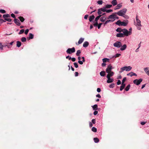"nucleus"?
Masks as SVG:
<instances>
[{
    "label": "nucleus",
    "mask_w": 149,
    "mask_h": 149,
    "mask_svg": "<svg viewBox=\"0 0 149 149\" xmlns=\"http://www.w3.org/2000/svg\"><path fill=\"white\" fill-rule=\"evenodd\" d=\"M18 18L19 19L20 21L22 22H23L24 20V19L22 17L20 16L18 17Z\"/></svg>",
    "instance_id": "cd10ccee"
},
{
    "label": "nucleus",
    "mask_w": 149,
    "mask_h": 149,
    "mask_svg": "<svg viewBox=\"0 0 149 149\" xmlns=\"http://www.w3.org/2000/svg\"><path fill=\"white\" fill-rule=\"evenodd\" d=\"M121 21L120 20L118 21L116 23V24L119 26H121Z\"/></svg>",
    "instance_id": "4c0bfd02"
},
{
    "label": "nucleus",
    "mask_w": 149,
    "mask_h": 149,
    "mask_svg": "<svg viewBox=\"0 0 149 149\" xmlns=\"http://www.w3.org/2000/svg\"><path fill=\"white\" fill-rule=\"evenodd\" d=\"M33 38V35L31 33H30L29 35V38L32 39Z\"/></svg>",
    "instance_id": "c756f323"
},
{
    "label": "nucleus",
    "mask_w": 149,
    "mask_h": 149,
    "mask_svg": "<svg viewBox=\"0 0 149 149\" xmlns=\"http://www.w3.org/2000/svg\"><path fill=\"white\" fill-rule=\"evenodd\" d=\"M124 35L122 33H118L116 35V36L118 37H124Z\"/></svg>",
    "instance_id": "a211bd4d"
},
{
    "label": "nucleus",
    "mask_w": 149,
    "mask_h": 149,
    "mask_svg": "<svg viewBox=\"0 0 149 149\" xmlns=\"http://www.w3.org/2000/svg\"><path fill=\"white\" fill-rule=\"evenodd\" d=\"M111 3L113 6H115L117 4L116 0H113L111 2Z\"/></svg>",
    "instance_id": "6ab92c4d"
},
{
    "label": "nucleus",
    "mask_w": 149,
    "mask_h": 149,
    "mask_svg": "<svg viewBox=\"0 0 149 149\" xmlns=\"http://www.w3.org/2000/svg\"><path fill=\"white\" fill-rule=\"evenodd\" d=\"M100 74L102 77L104 76L105 75V72L104 71H102L100 72Z\"/></svg>",
    "instance_id": "a878e982"
},
{
    "label": "nucleus",
    "mask_w": 149,
    "mask_h": 149,
    "mask_svg": "<svg viewBox=\"0 0 149 149\" xmlns=\"http://www.w3.org/2000/svg\"><path fill=\"white\" fill-rule=\"evenodd\" d=\"M29 31V30L28 29H26V30L25 31V32H24L25 34L26 35H27Z\"/></svg>",
    "instance_id": "13d9d810"
},
{
    "label": "nucleus",
    "mask_w": 149,
    "mask_h": 149,
    "mask_svg": "<svg viewBox=\"0 0 149 149\" xmlns=\"http://www.w3.org/2000/svg\"><path fill=\"white\" fill-rule=\"evenodd\" d=\"M97 3L99 4H100V5H101L102 3V1H101V0H100V1H98L97 2Z\"/></svg>",
    "instance_id": "4d7b16f0"
},
{
    "label": "nucleus",
    "mask_w": 149,
    "mask_h": 149,
    "mask_svg": "<svg viewBox=\"0 0 149 149\" xmlns=\"http://www.w3.org/2000/svg\"><path fill=\"white\" fill-rule=\"evenodd\" d=\"M81 53V51L80 50H79L77 51L76 53V55L77 56H79L80 55V54Z\"/></svg>",
    "instance_id": "72a5a7b5"
},
{
    "label": "nucleus",
    "mask_w": 149,
    "mask_h": 149,
    "mask_svg": "<svg viewBox=\"0 0 149 149\" xmlns=\"http://www.w3.org/2000/svg\"><path fill=\"white\" fill-rule=\"evenodd\" d=\"M121 26H126L127 25V23L125 22H121Z\"/></svg>",
    "instance_id": "e433bc0d"
},
{
    "label": "nucleus",
    "mask_w": 149,
    "mask_h": 149,
    "mask_svg": "<svg viewBox=\"0 0 149 149\" xmlns=\"http://www.w3.org/2000/svg\"><path fill=\"white\" fill-rule=\"evenodd\" d=\"M108 74L107 75V76H108L109 77H111L113 76L114 75V72H111L109 73H108Z\"/></svg>",
    "instance_id": "aec40b11"
},
{
    "label": "nucleus",
    "mask_w": 149,
    "mask_h": 149,
    "mask_svg": "<svg viewBox=\"0 0 149 149\" xmlns=\"http://www.w3.org/2000/svg\"><path fill=\"white\" fill-rule=\"evenodd\" d=\"M126 77H124V78H123V79L122 81V84H124V82L125 81H126Z\"/></svg>",
    "instance_id": "3c124183"
},
{
    "label": "nucleus",
    "mask_w": 149,
    "mask_h": 149,
    "mask_svg": "<svg viewBox=\"0 0 149 149\" xmlns=\"http://www.w3.org/2000/svg\"><path fill=\"white\" fill-rule=\"evenodd\" d=\"M127 76H130L131 77H132L133 76H137V74L136 73H134L133 72H131L128 74H127Z\"/></svg>",
    "instance_id": "ddd939ff"
},
{
    "label": "nucleus",
    "mask_w": 149,
    "mask_h": 149,
    "mask_svg": "<svg viewBox=\"0 0 149 149\" xmlns=\"http://www.w3.org/2000/svg\"><path fill=\"white\" fill-rule=\"evenodd\" d=\"M115 86V84L114 83H112L110 84L109 86V87L110 88H113L114 87V86Z\"/></svg>",
    "instance_id": "de8ad7c7"
},
{
    "label": "nucleus",
    "mask_w": 149,
    "mask_h": 149,
    "mask_svg": "<svg viewBox=\"0 0 149 149\" xmlns=\"http://www.w3.org/2000/svg\"><path fill=\"white\" fill-rule=\"evenodd\" d=\"M93 109L94 110H96L98 109V107L97 104H95L92 106Z\"/></svg>",
    "instance_id": "393cba45"
},
{
    "label": "nucleus",
    "mask_w": 149,
    "mask_h": 149,
    "mask_svg": "<svg viewBox=\"0 0 149 149\" xmlns=\"http://www.w3.org/2000/svg\"><path fill=\"white\" fill-rule=\"evenodd\" d=\"M111 22V21L110 19H109L106 21L104 23V25H105L110 22Z\"/></svg>",
    "instance_id": "a18cd8bd"
},
{
    "label": "nucleus",
    "mask_w": 149,
    "mask_h": 149,
    "mask_svg": "<svg viewBox=\"0 0 149 149\" xmlns=\"http://www.w3.org/2000/svg\"><path fill=\"white\" fill-rule=\"evenodd\" d=\"M3 17L5 19L6 18L9 17H10V15L8 14H6L3 15Z\"/></svg>",
    "instance_id": "473e14b6"
},
{
    "label": "nucleus",
    "mask_w": 149,
    "mask_h": 149,
    "mask_svg": "<svg viewBox=\"0 0 149 149\" xmlns=\"http://www.w3.org/2000/svg\"><path fill=\"white\" fill-rule=\"evenodd\" d=\"M97 111H96V110H95L93 114H94V115H96L97 114Z\"/></svg>",
    "instance_id": "69168bd1"
},
{
    "label": "nucleus",
    "mask_w": 149,
    "mask_h": 149,
    "mask_svg": "<svg viewBox=\"0 0 149 149\" xmlns=\"http://www.w3.org/2000/svg\"><path fill=\"white\" fill-rule=\"evenodd\" d=\"M83 61L80 60H79L78 61V63L81 65H82L83 64Z\"/></svg>",
    "instance_id": "bf43d9fd"
},
{
    "label": "nucleus",
    "mask_w": 149,
    "mask_h": 149,
    "mask_svg": "<svg viewBox=\"0 0 149 149\" xmlns=\"http://www.w3.org/2000/svg\"><path fill=\"white\" fill-rule=\"evenodd\" d=\"M88 42L87 41H86L83 43V47H86L88 46Z\"/></svg>",
    "instance_id": "dca6fc26"
},
{
    "label": "nucleus",
    "mask_w": 149,
    "mask_h": 149,
    "mask_svg": "<svg viewBox=\"0 0 149 149\" xmlns=\"http://www.w3.org/2000/svg\"><path fill=\"white\" fill-rule=\"evenodd\" d=\"M121 55V54H116L113 57H114L115 58H117L119 57Z\"/></svg>",
    "instance_id": "c03bdc74"
},
{
    "label": "nucleus",
    "mask_w": 149,
    "mask_h": 149,
    "mask_svg": "<svg viewBox=\"0 0 149 149\" xmlns=\"http://www.w3.org/2000/svg\"><path fill=\"white\" fill-rule=\"evenodd\" d=\"M115 14H116L113 13V14H112L109 15L107 18V19H110L111 21V22H113L115 20V16H116Z\"/></svg>",
    "instance_id": "6e6552de"
},
{
    "label": "nucleus",
    "mask_w": 149,
    "mask_h": 149,
    "mask_svg": "<svg viewBox=\"0 0 149 149\" xmlns=\"http://www.w3.org/2000/svg\"><path fill=\"white\" fill-rule=\"evenodd\" d=\"M130 87V84L128 85L125 88V90L127 91H128L129 90Z\"/></svg>",
    "instance_id": "2f4dec72"
},
{
    "label": "nucleus",
    "mask_w": 149,
    "mask_h": 149,
    "mask_svg": "<svg viewBox=\"0 0 149 149\" xmlns=\"http://www.w3.org/2000/svg\"><path fill=\"white\" fill-rule=\"evenodd\" d=\"M22 45L21 42L19 41H17V44H16V46L17 47H20Z\"/></svg>",
    "instance_id": "412c9836"
},
{
    "label": "nucleus",
    "mask_w": 149,
    "mask_h": 149,
    "mask_svg": "<svg viewBox=\"0 0 149 149\" xmlns=\"http://www.w3.org/2000/svg\"><path fill=\"white\" fill-rule=\"evenodd\" d=\"M66 59L68 58V59L69 60H70L71 59V57H70L69 56H66Z\"/></svg>",
    "instance_id": "680f3d73"
},
{
    "label": "nucleus",
    "mask_w": 149,
    "mask_h": 149,
    "mask_svg": "<svg viewBox=\"0 0 149 149\" xmlns=\"http://www.w3.org/2000/svg\"><path fill=\"white\" fill-rule=\"evenodd\" d=\"M102 24V23H99V24H98L97 26V28L98 29H100V28L101 27V25Z\"/></svg>",
    "instance_id": "5fc2aeb1"
},
{
    "label": "nucleus",
    "mask_w": 149,
    "mask_h": 149,
    "mask_svg": "<svg viewBox=\"0 0 149 149\" xmlns=\"http://www.w3.org/2000/svg\"><path fill=\"white\" fill-rule=\"evenodd\" d=\"M120 48V50L121 51L125 50L127 48V45L126 44L124 45L123 46H122Z\"/></svg>",
    "instance_id": "4468645a"
},
{
    "label": "nucleus",
    "mask_w": 149,
    "mask_h": 149,
    "mask_svg": "<svg viewBox=\"0 0 149 149\" xmlns=\"http://www.w3.org/2000/svg\"><path fill=\"white\" fill-rule=\"evenodd\" d=\"M26 38L24 37H22L21 39V41L22 42H26Z\"/></svg>",
    "instance_id": "c9c22d12"
},
{
    "label": "nucleus",
    "mask_w": 149,
    "mask_h": 149,
    "mask_svg": "<svg viewBox=\"0 0 149 149\" xmlns=\"http://www.w3.org/2000/svg\"><path fill=\"white\" fill-rule=\"evenodd\" d=\"M102 61L103 62H104L105 63V62H109V61H110V59L109 58H104L102 59Z\"/></svg>",
    "instance_id": "5701e85b"
},
{
    "label": "nucleus",
    "mask_w": 149,
    "mask_h": 149,
    "mask_svg": "<svg viewBox=\"0 0 149 149\" xmlns=\"http://www.w3.org/2000/svg\"><path fill=\"white\" fill-rule=\"evenodd\" d=\"M132 67L130 66H124L121 68L120 70H126V71H129L131 70Z\"/></svg>",
    "instance_id": "423d86ee"
},
{
    "label": "nucleus",
    "mask_w": 149,
    "mask_h": 149,
    "mask_svg": "<svg viewBox=\"0 0 149 149\" xmlns=\"http://www.w3.org/2000/svg\"><path fill=\"white\" fill-rule=\"evenodd\" d=\"M106 18L105 17H102L100 18V21L102 22H104L106 19Z\"/></svg>",
    "instance_id": "f3484780"
},
{
    "label": "nucleus",
    "mask_w": 149,
    "mask_h": 149,
    "mask_svg": "<svg viewBox=\"0 0 149 149\" xmlns=\"http://www.w3.org/2000/svg\"><path fill=\"white\" fill-rule=\"evenodd\" d=\"M3 22H4V20L0 19V24H2Z\"/></svg>",
    "instance_id": "338daca9"
},
{
    "label": "nucleus",
    "mask_w": 149,
    "mask_h": 149,
    "mask_svg": "<svg viewBox=\"0 0 149 149\" xmlns=\"http://www.w3.org/2000/svg\"><path fill=\"white\" fill-rule=\"evenodd\" d=\"M71 59L72 60V61L73 62H74L76 61V59L75 58L73 57L72 58H71Z\"/></svg>",
    "instance_id": "774afa93"
},
{
    "label": "nucleus",
    "mask_w": 149,
    "mask_h": 149,
    "mask_svg": "<svg viewBox=\"0 0 149 149\" xmlns=\"http://www.w3.org/2000/svg\"><path fill=\"white\" fill-rule=\"evenodd\" d=\"M123 30V29H121L120 28H117L116 30V31L118 32H122V31Z\"/></svg>",
    "instance_id": "ea45409f"
},
{
    "label": "nucleus",
    "mask_w": 149,
    "mask_h": 149,
    "mask_svg": "<svg viewBox=\"0 0 149 149\" xmlns=\"http://www.w3.org/2000/svg\"><path fill=\"white\" fill-rule=\"evenodd\" d=\"M125 84H122L121 85L120 87V90L121 91H122L124 88V87H125Z\"/></svg>",
    "instance_id": "bb28decb"
},
{
    "label": "nucleus",
    "mask_w": 149,
    "mask_h": 149,
    "mask_svg": "<svg viewBox=\"0 0 149 149\" xmlns=\"http://www.w3.org/2000/svg\"><path fill=\"white\" fill-rule=\"evenodd\" d=\"M127 11V9L126 8H124L122 10H120L118 12L113 13V14H117L120 16H123L125 17L124 15Z\"/></svg>",
    "instance_id": "f257e3e1"
},
{
    "label": "nucleus",
    "mask_w": 149,
    "mask_h": 149,
    "mask_svg": "<svg viewBox=\"0 0 149 149\" xmlns=\"http://www.w3.org/2000/svg\"><path fill=\"white\" fill-rule=\"evenodd\" d=\"M106 64L104 62H103V63H102V67H104L106 66Z\"/></svg>",
    "instance_id": "0e129e2a"
},
{
    "label": "nucleus",
    "mask_w": 149,
    "mask_h": 149,
    "mask_svg": "<svg viewBox=\"0 0 149 149\" xmlns=\"http://www.w3.org/2000/svg\"><path fill=\"white\" fill-rule=\"evenodd\" d=\"M74 66L76 68H78V65L77 64V63H74Z\"/></svg>",
    "instance_id": "8fccbe9b"
},
{
    "label": "nucleus",
    "mask_w": 149,
    "mask_h": 149,
    "mask_svg": "<svg viewBox=\"0 0 149 149\" xmlns=\"http://www.w3.org/2000/svg\"><path fill=\"white\" fill-rule=\"evenodd\" d=\"M149 68L148 67H146L144 68V70L145 72L146 73L147 71H148V70Z\"/></svg>",
    "instance_id": "603ef678"
},
{
    "label": "nucleus",
    "mask_w": 149,
    "mask_h": 149,
    "mask_svg": "<svg viewBox=\"0 0 149 149\" xmlns=\"http://www.w3.org/2000/svg\"><path fill=\"white\" fill-rule=\"evenodd\" d=\"M107 77L108 79L107 81V83H111L113 81V79L111 78V77H109L108 76H107Z\"/></svg>",
    "instance_id": "9d476101"
},
{
    "label": "nucleus",
    "mask_w": 149,
    "mask_h": 149,
    "mask_svg": "<svg viewBox=\"0 0 149 149\" xmlns=\"http://www.w3.org/2000/svg\"><path fill=\"white\" fill-rule=\"evenodd\" d=\"M3 46L4 47H7L8 48H10L11 47V46H10L9 43H4V44Z\"/></svg>",
    "instance_id": "2eb2a0df"
},
{
    "label": "nucleus",
    "mask_w": 149,
    "mask_h": 149,
    "mask_svg": "<svg viewBox=\"0 0 149 149\" xmlns=\"http://www.w3.org/2000/svg\"><path fill=\"white\" fill-rule=\"evenodd\" d=\"M113 45L115 47L119 48L121 47L122 45V44L120 41H117L114 43Z\"/></svg>",
    "instance_id": "39448f33"
},
{
    "label": "nucleus",
    "mask_w": 149,
    "mask_h": 149,
    "mask_svg": "<svg viewBox=\"0 0 149 149\" xmlns=\"http://www.w3.org/2000/svg\"><path fill=\"white\" fill-rule=\"evenodd\" d=\"M14 21L15 23L18 26H19L20 25V22L16 18H15Z\"/></svg>",
    "instance_id": "9b49d317"
},
{
    "label": "nucleus",
    "mask_w": 149,
    "mask_h": 149,
    "mask_svg": "<svg viewBox=\"0 0 149 149\" xmlns=\"http://www.w3.org/2000/svg\"><path fill=\"white\" fill-rule=\"evenodd\" d=\"M122 3H120L118 4L117 6L115 7L114 8L115 10H117L119 9L120 8H121L122 7Z\"/></svg>",
    "instance_id": "f8f14e48"
},
{
    "label": "nucleus",
    "mask_w": 149,
    "mask_h": 149,
    "mask_svg": "<svg viewBox=\"0 0 149 149\" xmlns=\"http://www.w3.org/2000/svg\"><path fill=\"white\" fill-rule=\"evenodd\" d=\"M0 13H6V11L3 9L0 10Z\"/></svg>",
    "instance_id": "49530a36"
},
{
    "label": "nucleus",
    "mask_w": 149,
    "mask_h": 149,
    "mask_svg": "<svg viewBox=\"0 0 149 149\" xmlns=\"http://www.w3.org/2000/svg\"><path fill=\"white\" fill-rule=\"evenodd\" d=\"M122 32L123 33L124 36H128L129 35L131 34V32L130 31H129L127 29H123Z\"/></svg>",
    "instance_id": "7ed1b4c3"
},
{
    "label": "nucleus",
    "mask_w": 149,
    "mask_h": 149,
    "mask_svg": "<svg viewBox=\"0 0 149 149\" xmlns=\"http://www.w3.org/2000/svg\"><path fill=\"white\" fill-rule=\"evenodd\" d=\"M106 7H103V8H99V9L101 11H102V12H106Z\"/></svg>",
    "instance_id": "f704fd0d"
},
{
    "label": "nucleus",
    "mask_w": 149,
    "mask_h": 149,
    "mask_svg": "<svg viewBox=\"0 0 149 149\" xmlns=\"http://www.w3.org/2000/svg\"><path fill=\"white\" fill-rule=\"evenodd\" d=\"M121 81H120V80H118V81L117 82V84L118 85H120V84H121Z\"/></svg>",
    "instance_id": "e2e57ef3"
},
{
    "label": "nucleus",
    "mask_w": 149,
    "mask_h": 149,
    "mask_svg": "<svg viewBox=\"0 0 149 149\" xmlns=\"http://www.w3.org/2000/svg\"><path fill=\"white\" fill-rule=\"evenodd\" d=\"M75 51V49L74 47H73L71 48H69L68 49L66 52L68 54H71L72 53L74 52Z\"/></svg>",
    "instance_id": "20e7f679"
},
{
    "label": "nucleus",
    "mask_w": 149,
    "mask_h": 149,
    "mask_svg": "<svg viewBox=\"0 0 149 149\" xmlns=\"http://www.w3.org/2000/svg\"><path fill=\"white\" fill-rule=\"evenodd\" d=\"M102 16V15H99V16L97 17L95 19V22H97L98 20L100 18V17Z\"/></svg>",
    "instance_id": "7c9ffc66"
},
{
    "label": "nucleus",
    "mask_w": 149,
    "mask_h": 149,
    "mask_svg": "<svg viewBox=\"0 0 149 149\" xmlns=\"http://www.w3.org/2000/svg\"><path fill=\"white\" fill-rule=\"evenodd\" d=\"M84 39L82 38H81L78 41V44H81L84 41Z\"/></svg>",
    "instance_id": "4be33fe9"
},
{
    "label": "nucleus",
    "mask_w": 149,
    "mask_h": 149,
    "mask_svg": "<svg viewBox=\"0 0 149 149\" xmlns=\"http://www.w3.org/2000/svg\"><path fill=\"white\" fill-rule=\"evenodd\" d=\"M142 80L143 79L141 78L139 79H136L133 81V83L136 85H138L140 84Z\"/></svg>",
    "instance_id": "0eeeda50"
},
{
    "label": "nucleus",
    "mask_w": 149,
    "mask_h": 149,
    "mask_svg": "<svg viewBox=\"0 0 149 149\" xmlns=\"http://www.w3.org/2000/svg\"><path fill=\"white\" fill-rule=\"evenodd\" d=\"M112 11L113 10L111 9L106 10V12L107 13L111 12H112Z\"/></svg>",
    "instance_id": "09e8293b"
},
{
    "label": "nucleus",
    "mask_w": 149,
    "mask_h": 149,
    "mask_svg": "<svg viewBox=\"0 0 149 149\" xmlns=\"http://www.w3.org/2000/svg\"><path fill=\"white\" fill-rule=\"evenodd\" d=\"M102 11L100 10L99 9H98L97 13L98 15H101L102 14Z\"/></svg>",
    "instance_id": "a19ab883"
},
{
    "label": "nucleus",
    "mask_w": 149,
    "mask_h": 149,
    "mask_svg": "<svg viewBox=\"0 0 149 149\" xmlns=\"http://www.w3.org/2000/svg\"><path fill=\"white\" fill-rule=\"evenodd\" d=\"M95 143H97L99 142V139L97 138H94L93 139Z\"/></svg>",
    "instance_id": "c85d7f7f"
},
{
    "label": "nucleus",
    "mask_w": 149,
    "mask_h": 149,
    "mask_svg": "<svg viewBox=\"0 0 149 149\" xmlns=\"http://www.w3.org/2000/svg\"><path fill=\"white\" fill-rule=\"evenodd\" d=\"M5 19L7 21H8L9 22H10L12 21L11 19L10 18H5Z\"/></svg>",
    "instance_id": "864d4df0"
},
{
    "label": "nucleus",
    "mask_w": 149,
    "mask_h": 149,
    "mask_svg": "<svg viewBox=\"0 0 149 149\" xmlns=\"http://www.w3.org/2000/svg\"><path fill=\"white\" fill-rule=\"evenodd\" d=\"M97 129L94 127H93L92 128V131L94 132H97Z\"/></svg>",
    "instance_id": "58836bf2"
},
{
    "label": "nucleus",
    "mask_w": 149,
    "mask_h": 149,
    "mask_svg": "<svg viewBox=\"0 0 149 149\" xmlns=\"http://www.w3.org/2000/svg\"><path fill=\"white\" fill-rule=\"evenodd\" d=\"M4 47L3 45H2L1 43H0V49L2 50L3 49V47Z\"/></svg>",
    "instance_id": "6e6d98bb"
},
{
    "label": "nucleus",
    "mask_w": 149,
    "mask_h": 149,
    "mask_svg": "<svg viewBox=\"0 0 149 149\" xmlns=\"http://www.w3.org/2000/svg\"><path fill=\"white\" fill-rule=\"evenodd\" d=\"M24 31V29H22L20 30V31L19 33V34H21L23 33Z\"/></svg>",
    "instance_id": "79ce46f5"
},
{
    "label": "nucleus",
    "mask_w": 149,
    "mask_h": 149,
    "mask_svg": "<svg viewBox=\"0 0 149 149\" xmlns=\"http://www.w3.org/2000/svg\"><path fill=\"white\" fill-rule=\"evenodd\" d=\"M146 122H141V124L142 125H144L146 123Z\"/></svg>",
    "instance_id": "052dcab7"
},
{
    "label": "nucleus",
    "mask_w": 149,
    "mask_h": 149,
    "mask_svg": "<svg viewBox=\"0 0 149 149\" xmlns=\"http://www.w3.org/2000/svg\"><path fill=\"white\" fill-rule=\"evenodd\" d=\"M112 68L111 65V64H109L107 66V68H106V71L107 73H109L111 72V70Z\"/></svg>",
    "instance_id": "1a4fd4ad"
},
{
    "label": "nucleus",
    "mask_w": 149,
    "mask_h": 149,
    "mask_svg": "<svg viewBox=\"0 0 149 149\" xmlns=\"http://www.w3.org/2000/svg\"><path fill=\"white\" fill-rule=\"evenodd\" d=\"M136 26H137L138 29L140 30L141 28L139 26H141V22L140 20L138 19L137 16L136 17Z\"/></svg>",
    "instance_id": "f03ea898"
},
{
    "label": "nucleus",
    "mask_w": 149,
    "mask_h": 149,
    "mask_svg": "<svg viewBox=\"0 0 149 149\" xmlns=\"http://www.w3.org/2000/svg\"><path fill=\"white\" fill-rule=\"evenodd\" d=\"M112 6V5H107L106 6V8H110Z\"/></svg>",
    "instance_id": "37998d69"
},
{
    "label": "nucleus",
    "mask_w": 149,
    "mask_h": 149,
    "mask_svg": "<svg viewBox=\"0 0 149 149\" xmlns=\"http://www.w3.org/2000/svg\"><path fill=\"white\" fill-rule=\"evenodd\" d=\"M95 18V16L94 15H92L90 16L89 18V20L90 22H91L92 20L93 19Z\"/></svg>",
    "instance_id": "b1692460"
}]
</instances>
